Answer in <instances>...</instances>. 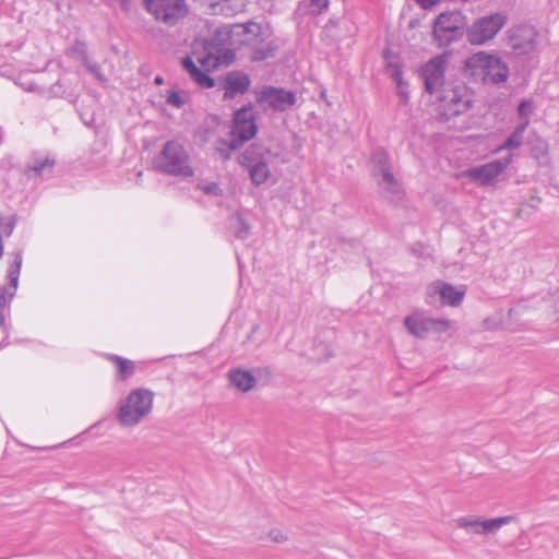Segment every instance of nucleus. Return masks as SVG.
Listing matches in <instances>:
<instances>
[{
  "mask_svg": "<svg viewBox=\"0 0 559 559\" xmlns=\"http://www.w3.org/2000/svg\"><path fill=\"white\" fill-rule=\"evenodd\" d=\"M235 45L233 29L218 28L209 39L195 41L191 56L182 58L181 66L200 87L212 88L215 86V80L209 75V72L228 67L234 61Z\"/></svg>",
  "mask_w": 559,
  "mask_h": 559,
  "instance_id": "nucleus-1",
  "label": "nucleus"
},
{
  "mask_svg": "<svg viewBox=\"0 0 559 559\" xmlns=\"http://www.w3.org/2000/svg\"><path fill=\"white\" fill-rule=\"evenodd\" d=\"M236 44L243 45L250 49L252 61H264L275 56L277 45L269 39V33L263 26L255 22L236 25L233 28Z\"/></svg>",
  "mask_w": 559,
  "mask_h": 559,
  "instance_id": "nucleus-2",
  "label": "nucleus"
},
{
  "mask_svg": "<svg viewBox=\"0 0 559 559\" xmlns=\"http://www.w3.org/2000/svg\"><path fill=\"white\" fill-rule=\"evenodd\" d=\"M466 70L486 84H500L508 80L509 68L496 55L480 51L471 56L465 62Z\"/></svg>",
  "mask_w": 559,
  "mask_h": 559,
  "instance_id": "nucleus-3",
  "label": "nucleus"
},
{
  "mask_svg": "<svg viewBox=\"0 0 559 559\" xmlns=\"http://www.w3.org/2000/svg\"><path fill=\"white\" fill-rule=\"evenodd\" d=\"M154 167L167 175L192 177L193 169L189 163V155L177 141H167L159 154L154 158Z\"/></svg>",
  "mask_w": 559,
  "mask_h": 559,
  "instance_id": "nucleus-4",
  "label": "nucleus"
},
{
  "mask_svg": "<svg viewBox=\"0 0 559 559\" xmlns=\"http://www.w3.org/2000/svg\"><path fill=\"white\" fill-rule=\"evenodd\" d=\"M152 405V392L144 389L133 390L120 405L118 420L122 426H134L151 412Z\"/></svg>",
  "mask_w": 559,
  "mask_h": 559,
  "instance_id": "nucleus-5",
  "label": "nucleus"
},
{
  "mask_svg": "<svg viewBox=\"0 0 559 559\" xmlns=\"http://www.w3.org/2000/svg\"><path fill=\"white\" fill-rule=\"evenodd\" d=\"M437 94L440 114L447 120L464 114L471 107V98L462 84H449Z\"/></svg>",
  "mask_w": 559,
  "mask_h": 559,
  "instance_id": "nucleus-6",
  "label": "nucleus"
},
{
  "mask_svg": "<svg viewBox=\"0 0 559 559\" xmlns=\"http://www.w3.org/2000/svg\"><path fill=\"white\" fill-rule=\"evenodd\" d=\"M257 104L264 110L284 112L293 108L297 103V95L293 91L272 85H265L254 90Z\"/></svg>",
  "mask_w": 559,
  "mask_h": 559,
  "instance_id": "nucleus-7",
  "label": "nucleus"
},
{
  "mask_svg": "<svg viewBox=\"0 0 559 559\" xmlns=\"http://www.w3.org/2000/svg\"><path fill=\"white\" fill-rule=\"evenodd\" d=\"M464 16L459 11L441 13L435 21L433 37L439 46H448L463 35Z\"/></svg>",
  "mask_w": 559,
  "mask_h": 559,
  "instance_id": "nucleus-8",
  "label": "nucleus"
},
{
  "mask_svg": "<svg viewBox=\"0 0 559 559\" xmlns=\"http://www.w3.org/2000/svg\"><path fill=\"white\" fill-rule=\"evenodd\" d=\"M269 153V150L263 146L252 144L239 157L240 164L248 168L250 178L255 186L264 183L270 177V168L264 158V154Z\"/></svg>",
  "mask_w": 559,
  "mask_h": 559,
  "instance_id": "nucleus-9",
  "label": "nucleus"
},
{
  "mask_svg": "<svg viewBox=\"0 0 559 559\" xmlns=\"http://www.w3.org/2000/svg\"><path fill=\"white\" fill-rule=\"evenodd\" d=\"M506 23L507 16L502 13L479 17L467 29L468 41L473 45H483L492 39Z\"/></svg>",
  "mask_w": 559,
  "mask_h": 559,
  "instance_id": "nucleus-10",
  "label": "nucleus"
},
{
  "mask_svg": "<svg viewBox=\"0 0 559 559\" xmlns=\"http://www.w3.org/2000/svg\"><path fill=\"white\" fill-rule=\"evenodd\" d=\"M9 265L7 271V277L9 280L8 286H0V328L5 326V318L3 314V308L7 302V297L11 300L19 286L20 272L23 262L22 250H15L9 253Z\"/></svg>",
  "mask_w": 559,
  "mask_h": 559,
  "instance_id": "nucleus-11",
  "label": "nucleus"
},
{
  "mask_svg": "<svg viewBox=\"0 0 559 559\" xmlns=\"http://www.w3.org/2000/svg\"><path fill=\"white\" fill-rule=\"evenodd\" d=\"M447 66L448 57L445 55H441L432 58L421 68L425 90L429 94H437L450 84L447 83L444 79Z\"/></svg>",
  "mask_w": 559,
  "mask_h": 559,
  "instance_id": "nucleus-12",
  "label": "nucleus"
},
{
  "mask_svg": "<svg viewBox=\"0 0 559 559\" xmlns=\"http://www.w3.org/2000/svg\"><path fill=\"white\" fill-rule=\"evenodd\" d=\"M258 127L255 123V115L253 105L248 103L234 112L231 135L241 144L255 136Z\"/></svg>",
  "mask_w": 559,
  "mask_h": 559,
  "instance_id": "nucleus-13",
  "label": "nucleus"
},
{
  "mask_svg": "<svg viewBox=\"0 0 559 559\" xmlns=\"http://www.w3.org/2000/svg\"><path fill=\"white\" fill-rule=\"evenodd\" d=\"M144 4L156 20L169 25L186 14L183 0H144Z\"/></svg>",
  "mask_w": 559,
  "mask_h": 559,
  "instance_id": "nucleus-14",
  "label": "nucleus"
},
{
  "mask_svg": "<svg viewBox=\"0 0 559 559\" xmlns=\"http://www.w3.org/2000/svg\"><path fill=\"white\" fill-rule=\"evenodd\" d=\"M404 324L407 331L418 338H425L431 332L442 333L449 329V322L447 320L432 319L419 314L406 317Z\"/></svg>",
  "mask_w": 559,
  "mask_h": 559,
  "instance_id": "nucleus-15",
  "label": "nucleus"
},
{
  "mask_svg": "<svg viewBox=\"0 0 559 559\" xmlns=\"http://www.w3.org/2000/svg\"><path fill=\"white\" fill-rule=\"evenodd\" d=\"M512 157L513 155L509 154L507 157L473 167L468 170V176L480 185H490L506 170L512 162Z\"/></svg>",
  "mask_w": 559,
  "mask_h": 559,
  "instance_id": "nucleus-16",
  "label": "nucleus"
},
{
  "mask_svg": "<svg viewBox=\"0 0 559 559\" xmlns=\"http://www.w3.org/2000/svg\"><path fill=\"white\" fill-rule=\"evenodd\" d=\"M513 516L507 515L496 519L481 520L480 518H460L456 520L459 527L465 528L474 534H491L509 524Z\"/></svg>",
  "mask_w": 559,
  "mask_h": 559,
  "instance_id": "nucleus-17",
  "label": "nucleus"
},
{
  "mask_svg": "<svg viewBox=\"0 0 559 559\" xmlns=\"http://www.w3.org/2000/svg\"><path fill=\"white\" fill-rule=\"evenodd\" d=\"M372 162L376 165L374 174L381 177L379 185L389 193L399 195L402 192V188L388 166L386 153L382 150H377L372 154Z\"/></svg>",
  "mask_w": 559,
  "mask_h": 559,
  "instance_id": "nucleus-18",
  "label": "nucleus"
},
{
  "mask_svg": "<svg viewBox=\"0 0 559 559\" xmlns=\"http://www.w3.org/2000/svg\"><path fill=\"white\" fill-rule=\"evenodd\" d=\"M56 159L51 154L34 152L24 167V175L32 179L50 175L55 168Z\"/></svg>",
  "mask_w": 559,
  "mask_h": 559,
  "instance_id": "nucleus-19",
  "label": "nucleus"
},
{
  "mask_svg": "<svg viewBox=\"0 0 559 559\" xmlns=\"http://www.w3.org/2000/svg\"><path fill=\"white\" fill-rule=\"evenodd\" d=\"M251 81L248 74L240 71H230L224 79V99H233L237 95H243L249 91Z\"/></svg>",
  "mask_w": 559,
  "mask_h": 559,
  "instance_id": "nucleus-20",
  "label": "nucleus"
},
{
  "mask_svg": "<svg viewBox=\"0 0 559 559\" xmlns=\"http://www.w3.org/2000/svg\"><path fill=\"white\" fill-rule=\"evenodd\" d=\"M229 382L241 392L252 390L257 383L255 377L242 368L231 369L228 372Z\"/></svg>",
  "mask_w": 559,
  "mask_h": 559,
  "instance_id": "nucleus-21",
  "label": "nucleus"
},
{
  "mask_svg": "<svg viewBox=\"0 0 559 559\" xmlns=\"http://www.w3.org/2000/svg\"><path fill=\"white\" fill-rule=\"evenodd\" d=\"M438 293L440 295L441 300L444 304L456 307L459 306L465 295V290L462 288H456L449 283H438Z\"/></svg>",
  "mask_w": 559,
  "mask_h": 559,
  "instance_id": "nucleus-22",
  "label": "nucleus"
},
{
  "mask_svg": "<svg viewBox=\"0 0 559 559\" xmlns=\"http://www.w3.org/2000/svg\"><path fill=\"white\" fill-rule=\"evenodd\" d=\"M243 7V0H218L210 4L212 14H222L226 16H233L237 12L241 11Z\"/></svg>",
  "mask_w": 559,
  "mask_h": 559,
  "instance_id": "nucleus-23",
  "label": "nucleus"
},
{
  "mask_svg": "<svg viewBox=\"0 0 559 559\" xmlns=\"http://www.w3.org/2000/svg\"><path fill=\"white\" fill-rule=\"evenodd\" d=\"M108 358L117 366V377L120 380H127L134 373L135 366L132 360H129L117 355H110Z\"/></svg>",
  "mask_w": 559,
  "mask_h": 559,
  "instance_id": "nucleus-24",
  "label": "nucleus"
},
{
  "mask_svg": "<svg viewBox=\"0 0 559 559\" xmlns=\"http://www.w3.org/2000/svg\"><path fill=\"white\" fill-rule=\"evenodd\" d=\"M229 226L235 237L238 239L245 240L250 235V225L238 213L230 217Z\"/></svg>",
  "mask_w": 559,
  "mask_h": 559,
  "instance_id": "nucleus-25",
  "label": "nucleus"
},
{
  "mask_svg": "<svg viewBox=\"0 0 559 559\" xmlns=\"http://www.w3.org/2000/svg\"><path fill=\"white\" fill-rule=\"evenodd\" d=\"M240 146H242L241 141H238L234 136L230 141L219 139L215 143V151L222 159L227 160L230 158L231 152L238 150Z\"/></svg>",
  "mask_w": 559,
  "mask_h": 559,
  "instance_id": "nucleus-26",
  "label": "nucleus"
},
{
  "mask_svg": "<svg viewBox=\"0 0 559 559\" xmlns=\"http://www.w3.org/2000/svg\"><path fill=\"white\" fill-rule=\"evenodd\" d=\"M68 56L79 60L81 63L87 61V47L86 44L80 39L74 40L73 45L68 49Z\"/></svg>",
  "mask_w": 559,
  "mask_h": 559,
  "instance_id": "nucleus-27",
  "label": "nucleus"
},
{
  "mask_svg": "<svg viewBox=\"0 0 559 559\" xmlns=\"http://www.w3.org/2000/svg\"><path fill=\"white\" fill-rule=\"evenodd\" d=\"M86 70L98 81L102 83L107 82V78L104 75L100 66L94 61H92L90 58L87 61H84L82 63Z\"/></svg>",
  "mask_w": 559,
  "mask_h": 559,
  "instance_id": "nucleus-28",
  "label": "nucleus"
},
{
  "mask_svg": "<svg viewBox=\"0 0 559 559\" xmlns=\"http://www.w3.org/2000/svg\"><path fill=\"white\" fill-rule=\"evenodd\" d=\"M16 225V216L8 215L4 216L0 213V228L3 230L5 236H11Z\"/></svg>",
  "mask_w": 559,
  "mask_h": 559,
  "instance_id": "nucleus-29",
  "label": "nucleus"
},
{
  "mask_svg": "<svg viewBox=\"0 0 559 559\" xmlns=\"http://www.w3.org/2000/svg\"><path fill=\"white\" fill-rule=\"evenodd\" d=\"M523 138L524 136L513 131L510 134V136L506 140V142L501 146H499L498 151L519 148L523 143Z\"/></svg>",
  "mask_w": 559,
  "mask_h": 559,
  "instance_id": "nucleus-30",
  "label": "nucleus"
},
{
  "mask_svg": "<svg viewBox=\"0 0 559 559\" xmlns=\"http://www.w3.org/2000/svg\"><path fill=\"white\" fill-rule=\"evenodd\" d=\"M198 188L205 194L218 197L222 194V189L216 182H202L198 185Z\"/></svg>",
  "mask_w": 559,
  "mask_h": 559,
  "instance_id": "nucleus-31",
  "label": "nucleus"
},
{
  "mask_svg": "<svg viewBox=\"0 0 559 559\" xmlns=\"http://www.w3.org/2000/svg\"><path fill=\"white\" fill-rule=\"evenodd\" d=\"M166 103L176 108H181L185 105V98L179 92L169 91L166 97Z\"/></svg>",
  "mask_w": 559,
  "mask_h": 559,
  "instance_id": "nucleus-32",
  "label": "nucleus"
},
{
  "mask_svg": "<svg viewBox=\"0 0 559 559\" xmlns=\"http://www.w3.org/2000/svg\"><path fill=\"white\" fill-rule=\"evenodd\" d=\"M329 5V0H311L310 7L312 12L321 13Z\"/></svg>",
  "mask_w": 559,
  "mask_h": 559,
  "instance_id": "nucleus-33",
  "label": "nucleus"
},
{
  "mask_svg": "<svg viewBox=\"0 0 559 559\" xmlns=\"http://www.w3.org/2000/svg\"><path fill=\"white\" fill-rule=\"evenodd\" d=\"M528 108H530V103L526 102V100H522L519 105V108H518V111H519V116L520 118H527L528 117Z\"/></svg>",
  "mask_w": 559,
  "mask_h": 559,
  "instance_id": "nucleus-34",
  "label": "nucleus"
},
{
  "mask_svg": "<svg viewBox=\"0 0 559 559\" xmlns=\"http://www.w3.org/2000/svg\"><path fill=\"white\" fill-rule=\"evenodd\" d=\"M523 120L515 127L514 132L524 136V132L530 123L528 118H522Z\"/></svg>",
  "mask_w": 559,
  "mask_h": 559,
  "instance_id": "nucleus-35",
  "label": "nucleus"
},
{
  "mask_svg": "<svg viewBox=\"0 0 559 559\" xmlns=\"http://www.w3.org/2000/svg\"><path fill=\"white\" fill-rule=\"evenodd\" d=\"M270 536L276 543H281L286 539V537L280 531H272L270 533Z\"/></svg>",
  "mask_w": 559,
  "mask_h": 559,
  "instance_id": "nucleus-36",
  "label": "nucleus"
},
{
  "mask_svg": "<svg viewBox=\"0 0 559 559\" xmlns=\"http://www.w3.org/2000/svg\"><path fill=\"white\" fill-rule=\"evenodd\" d=\"M164 80L162 76L157 75L155 79H154V83L157 84V85H160L163 84Z\"/></svg>",
  "mask_w": 559,
  "mask_h": 559,
  "instance_id": "nucleus-37",
  "label": "nucleus"
},
{
  "mask_svg": "<svg viewBox=\"0 0 559 559\" xmlns=\"http://www.w3.org/2000/svg\"><path fill=\"white\" fill-rule=\"evenodd\" d=\"M83 121H84V123H85L86 126L91 127V126H92V123L94 122V118H93V117H91V119L85 118V119H83Z\"/></svg>",
  "mask_w": 559,
  "mask_h": 559,
  "instance_id": "nucleus-38",
  "label": "nucleus"
},
{
  "mask_svg": "<svg viewBox=\"0 0 559 559\" xmlns=\"http://www.w3.org/2000/svg\"><path fill=\"white\" fill-rule=\"evenodd\" d=\"M400 95H401V97H402L403 99H406V98H407V95L405 94V92L400 91Z\"/></svg>",
  "mask_w": 559,
  "mask_h": 559,
  "instance_id": "nucleus-39",
  "label": "nucleus"
},
{
  "mask_svg": "<svg viewBox=\"0 0 559 559\" xmlns=\"http://www.w3.org/2000/svg\"><path fill=\"white\" fill-rule=\"evenodd\" d=\"M418 2H421L423 0H417Z\"/></svg>",
  "mask_w": 559,
  "mask_h": 559,
  "instance_id": "nucleus-40",
  "label": "nucleus"
}]
</instances>
